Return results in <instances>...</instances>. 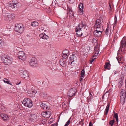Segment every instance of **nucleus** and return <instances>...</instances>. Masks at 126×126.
I'll return each mask as SVG.
<instances>
[{"mask_svg":"<svg viewBox=\"0 0 126 126\" xmlns=\"http://www.w3.org/2000/svg\"><path fill=\"white\" fill-rule=\"evenodd\" d=\"M10 4L9 5V6L10 9H14L15 8H19L21 6V4L18 2L17 0H12Z\"/></svg>","mask_w":126,"mask_h":126,"instance_id":"1","label":"nucleus"},{"mask_svg":"<svg viewBox=\"0 0 126 126\" xmlns=\"http://www.w3.org/2000/svg\"><path fill=\"white\" fill-rule=\"evenodd\" d=\"M14 29L15 31L21 34L23 32L24 29L23 26L22 24L17 23L15 25Z\"/></svg>","mask_w":126,"mask_h":126,"instance_id":"2","label":"nucleus"},{"mask_svg":"<svg viewBox=\"0 0 126 126\" xmlns=\"http://www.w3.org/2000/svg\"><path fill=\"white\" fill-rule=\"evenodd\" d=\"M22 103L24 105L28 108H31L32 106V101L30 99L26 98L22 101Z\"/></svg>","mask_w":126,"mask_h":126,"instance_id":"3","label":"nucleus"},{"mask_svg":"<svg viewBox=\"0 0 126 126\" xmlns=\"http://www.w3.org/2000/svg\"><path fill=\"white\" fill-rule=\"evenodd\" d=\"M86 26V22L84 21H82L81 23H80L77 26L75 29L76 32H79L80 31H81V29L82 28L85 29V27Z\"/></svg>","mask_w":126,"mask_h":126,"instance_id":"4","label":"nucleus"},{"mask_svg":"<svg viewBox=\"0 0 126 126\" xmlns=\"http://www.w3.org/2000/svg\"><path fill=\"white\" fill-rule=\"evenodd\" d=\"M126 97V91L125 90L122 89L120 94V102L122 104H124L125 103Z\"/></svg>","mask_w":126,"mask_h":126,"instance_id":"5","label":"nucleus"},{"mask_svg":"<svg viewBox=\"0 0 126 126\" xmlns=\"http://www.w3.org/2000/svg\"><path fill=\"white\" fill-rule=\"evenodd\" d=\"M18 57L20 61H24L26 59V56L24 52L22 51H20L18 52Z\"/></svg>","mask_w":126,"mask_h":126,"instance_id":"6","label":"nucleus"},{"mask_svg":"<svg viewBox=\"0 0 126 126\" xmlns=\"http://www.w3.org/2000/svg\"><path fill=\"white\" fill-rule=\"evenodd\" d=\"M1 59L4 63H6L7 65H9L12 63L11 59L8 56L4 55V57H2Z\"/></svg>","mask_w":126,"mask_h":126,"instance_id":"7","label":"nucleus"},{"mask_svg":"<svg viewBox=\"0 0 126 126\" xmlns=\"http://www.w3.org/2000/svg\"><path fill=\"white\" fill-rule=\"evenodd\" d=\"M29 64L32 67H35L37 65V60L34 58H32L29 61Z\"/></svg>","mask_w":126,"mask_h":126,"instance_id":"8","label":"nucleus"},{"mask_svg":"<svg viewBox=\"0 0 126 126\" xmlns=\"http://www.w3.org/2000/svg\"><path fill=\"white\" fill-rule=\"evenodd\" d=\"M67 16H69V17L71 18L74 16L73 11L71 8L69 7L67 5Z\"/></svg>","mask_w":126,"mask_h":126,"instance_id":"9","label":"nucleus"},{"mask_svg":"<svg viewBox=\"0 0 126 126\" xmlns=\"http://www.w3.org/2000/svg\"><path fill=\"white\" fill-rule=\"evenodd\" d=\"M76 90L75 89L71 88L67 93V95L70 97H73L75 95Z\"/></svg>","mask_w":126,"mask_h":126,"instance_id":"10","label":"nucleus"},{"mask_svg":"<svg viewBox=\"0 0 126 126\" xmlns=\"http://www.w3.org/2000/svg\"><path fill=\"white\" fill-rule=\"evenodd\" d=\"M94 27L96 28V30H97V31L98 32H99L100 34H102V32L103 31V26L98 25H95Z\"/></svg>","mask_w":126,"mask_h":126,"instance_id":"11","label":"nucleus"},{"mask_svg":"<svg viewBox=\"0 0 126 126\" xmlns=\"http://www.w3.org/2000/svg\"><path fill=\"white\" fill-rule=\"evenodd\" d=\"M66 62V61L65 60L61 59L59 63L61 66L63 67H65L67 64Z\"/></svg>","mask_w":126,"mask_h":126,"instance_id":"12","label":"nucleus"},{"mask_svg":"<svg viewBox=\"0 0 126 126\" xmlns=\"http://www.w3.org/2000/svg\"><path fill=\"white\" fill-rule=\"evenodd\" d=\"M21 76L24 78L29 77L28 73L27 71L25 70L21 72Z\"/></svg>","mask_w":126,"mask_h":126,"instance_id":"13","label":"nucleus"},{"mask_svg":"<svg viewBox=\"0 0 126 126\" xmlns=\"http://www.w3.org/2000/svg\"><path fill=\"white\" fill-rule=\"evenodd\" d=\"M94 100L93 99V97L92 96H89L87 98V101L90 104H91L93 103L94 101Z\"/></svg>","mask_w":126,"mask_h":126,"instance_id":"14","label":"nucleus"},{"mask_svg":"<svg viewBox=\"0 0 126 126\" xmlns=\"http://www.w3.org/2000/svg\"><path fill=\"white\" fill-rule=\"evenodd\" d=\"M40 37L41 38L44 39H47L49 38V37L46 35L44 33H42L40 34L39 35Z\"/></svg>","mask_w":126,"mask_h":126,"instance_id":"15","label":"nucleus"},{"mask_svg":"<svg viewBox=\"0 0 126 126\" xmlns=\"http://www.w3.org/2000/svg\"><path fill=\"white\" fill-rule=\"evenodd\" d=\"M79 10H78L79 12L82 13L83 12V5L82 3H80L79 5Z\"/></svg>","mask_w":126,"mask_h":126,"instance_id":"16","label":"nucleus"},{"mask_svg":"<svg viewBox=\"0 0 126 126\" xmlns=\"http://www.w3.org/2000/svg\"><path fill=\"white\" fill-rule=\"evenodd\" d=\"M0 116L2 119L4 120H7L8 119L9 117L6 114H2Z\"/></svg>","mask_w":126,"mask_h":126,"instance_id":"17","label":"nucleus"},{"mask_svg":"<svg viewBox=\"0 0 126 126\" xmlns=\"http://www.w3.org/2000/svg\"><path fill=\"white\" fill-rule=\"evenodd\" d=\"M126 45V39L122 40L121 42L120 47L123 48L125 47Z\"/></svg>","mask_w":126,"mask_h":126,"instance_id":"18","label":"nucleus"},{"mask_svg":"<svg viewBox=\"0 0 126 126\" xmlns=\"http://www.w3.org/2000/svg\"><path fill=\"white\" fill-rule=\"evenodd\" d=\"M119 82L118 83V87L120 88L123 85V80L121 78H120L119 80Z\"/></svg>","mask_w":126,"mask_h":126,"instance_id":"19","label":"nucleus"},{"mask_svg":"<svg viewBox=\"0 0 126 126\" xmlns=\"http://www.w3.org/2000/svg\"><path fill=\"white\" fill-rule=\"evenodd\" d=\"M110 63L109 62H106L105 63V65H104V68L106 69H107L108 70H110L111 69L110 67Z\"/></svg>","mask_w":126,"mask_h":126,"instance_id":"20","label":"nucleus"},{"mask_svg":"<svg viewBox=\"0 0 126 126\" xmlns=\"http://www.w3.org/2000/svg\"><path fill=\"white\" fill-rule=\"evenodd\" d=\"M40 106L41 108H43V109L45 110L46 109H47L48 108V106L46 105L45 102L44 103H41L40 105Z\"/></svg>","mask_w":126,"mask_h":126,"instance_id":"21","label":"nucleus"},{"mask_svg":"<svg viewBox=\"0 0 126 126\" xmlns=\"http://www.w3.org/2000/svg\"><path fill=\"white\" fill-rule=\"evenodd\" d=\"M38 23L36 21L32 22L31 23V25L33 27H36L39 25Z\"/></svg>","mask_w":126,"mask_h":126,"instance_id":"22","label":"nucleus"},{"mask_svg":"<svg viewBox=\"0 0 126 126\" xmlns=\"http://www.w3.org/2000/svg\"><path fill=\"white\" fill-rule=\"evenodd\" d=\"M30 118L32 120H34L37 118L36 115L35 114H31L30 116Z\"/></svg>","mask_w":126,"mask_h":126,"instance_id":"23","label":"nucleus"},{"mask_svg":"<svg viewBox=\"0 0 126 126\" xmlns=\"http://www.w3.org/2000/svg\"><path fill=\"white\" fill-rule=\"evenodd\" d=\"M70 60L69 61V63L70 64H71L74 61V56L72 55H71L70 57H69Z\"/></svg>","mask_w":126,"mask_h":126,"instance_id":"24","label":"nucleus"},{"mask_svg":"<svg viewBox=\"0 0 126 126\" xmlns=\"http://www.w3.org/2000/svg\"><path fill=\"white\" fill-rule=\"evenodd\" d=\"M97 31V30H96L94 32V34L96 36H100L101 34H100L99 32H98Z\"/></svg>","mask_w":126,"mask_h":126,"instance_id":"25","label":"nucleus"},{"mask_svg":"<svg viewBox=\"0 0 126 126\" xmlns=\"http://www.w3.org/2000/svg\"><path fill=\"white\" fill-rule=\"evenodd\" d=\"M51 112L49 111H47L46 115L45 116V118H48L50 116L51 114Z\"/></svg>","mask_w":126,"mask_h":126,"instance_id":"26","label":"nucleus"},{"mask_svg":"<svg viewBox=\"0 0 126 126\" xmlns=\"http://www.w3.org/2000/svg\"><path fill=\"white\" fill-rule=\"evenodd\" d=\"M110 105L109 104H108L107 105L106 108V109L105 110V114L106 115H107L108 114V111H109V109L110 107Z\"/></svg>","mask_w":126,"mask_h":126,"instance_id":"27","label":"nucleus"},{"mask_svg":"<svg viewBox=\"0 0 126 126\" xmlns=\"http://www.w3.org/2000/svg\"><path fill=\"white\" fill-rule=\"evenodd\" d=\"M101 23V21L99 19H97L96 21V22L95 23V25H100Z\"/></svg>","mask_w":126,"mask_h":126,"instance_id":"28","label":"nucleus"},{"mask_svg":"<svg viewBox=\"0 0 126 126\" xmlns=\"http://www.w3.org/2000/svg\"><path fill=\"white\" fill-rule=\"evenodd\" d=\"M113 117L115 118L117 122H118V114L117 113H114Z\"/></svg>","mask_w":126,"mask_h":126,"instance_id":"29","label":"nucleus"},{"mask_svg":"<svg viewBox=\"0 0 126 126\" xmlns=\"http://www.w3.org/2000/svg\"><path fill=\"white\" fill-rule=\"evenodd\" d=\"M47 94L45 92H41L40 93V96L43 97H45L46 96Z\"/></svg>","mask_w":126,"mask_h":126,"instance_id":"30","label":"nucleus"},{"mask_svg":"<svg viewBox=\"0 0 126 126\" xmlns=\"http://www.w3.org/2000/svg\"><path fill=\"white\" fill-rule=\"evenodd\" d=\"M109 27L108 26H107V29H106L105 32V34L107 35H108V34L109 32Z\"/></svg>","mask_w":126,"mask_h":126,"instance_id":"31","label":"nucleus"},{"mask_svg":"<svg viewBox=\"0 0 126 126\" xmlns=\"http://www.w3.org/2000/svg\"><path fill=\"white\" fill-rule=\"evenodd\" d=\"M85 76V71L84 69H83L81 72V77L84 78Z\"/></svg>","mask_w":126,"mask_h":126,"instance_id":"32","label":"nucleus"},{"mask_svg":"<svg viewBox=\"0 0 126 126\" xmlns=\"http://www.w3.org/2000/svg\"><path fill=\"white\" fill-rule=\"evenodd\" d=\"M4 82L5 83H7L8 84H9V83L10 82V81L6 78H4L3 80Z\"/></svg>","mask_w":126,"mask_h":126,"instance_id":"33","label":"nucleus"},{"mask_svg":"<svg viewBox=\"0 0 126 126\" xmlns=\"http://www.w3.org/2000/svg\"><path fill=\"white\" fill-rule=\"evenodd\" d=\"M68 53V51L67 50H64L63 51V54L65 55L68 56L67 54Z\"/></svg>","mask_w":126,"mask_h":126,"instance_id":"34","label":"nucleus"},{"mask_svg":"<svg viewBox=\"0 0 126 126\" xmlns=\"http://www.w3.org/2000/svg\"><path fill=\"white\" fill-rule=\"evenodd\" d=\"M7 16V17L6 19L8 20H9L10 21L11 19H12L13 18L12 16V15H11L10 14H9Z\"/></svg>","mask_w":126,"mask_h":126,"instance_id":"35","label":"nucleus"},{"mask_svg":"<svg viewBox=\"0 0 126 126\" xmlns=\"http://www.w3.org/2000/svg\"><path fill=\"white\" fill-rule=\"evenodd\" d=\"M114 121L115 120L114 119L111 120L109 122V124L111 126H112L114 122Z\"/></svg>","mask_w":126,"mask_h":126,"instance_id":"36","label":"nucleus"},{"mask_svg":"<svg viewBox=\"0 0 126 126\" xmlns=\"http://www.w3.org/2000/svg\"><path fill=\"white\" fill-rule=\"evenodd\" d=\"M81 31H80L79 32H77L78 33H76V34L77 35V36L79 37H80L82 35V33L81 32Z\"/></svg>","mask_w":126,"mask_h":126,"instance_id":"37","label":"nucleus"},{"mask_svg":"<svg viewBox=\"0 0 126 126\" xmlns=\"http://www.w3.org/2000/svg\"><path fill=\"white\" fill-rule=\"evenodd\" d=\"M47 113V111H45V112H42V116H43L44 118H45V116L46 115Z\"/></svg>","mask_w":126,"mask_h":126,"instance_id":"38","label":"nucleus"},{"mask_svg":"<svg viewBox=\"0 0 126 126\" xmlns=\"http://www.w3.org/2000/svg\"><path fill=\"white\" fill-rule=\"evenodd\" d=\"M70 120H69L68 121L66 122V124L65 125V126H68L70 124Z\"/></svg>","mask_w":126,"mask_h":126,"instance_id":"39","label":"nucleus"},{"mask_svg":"<svg viewBox=\"0 0 126 126\" xmlns=\"http://www.w3.org/2000/svg\"><path fill=\"white\" fill-rule=\"evenodd\" d=\"M83 121L82 119H81V121H79V124L82 126L83 125Z\"/></svg>","mask_w":126,"mask_h":126,"instance_id":"40","label":"nucleus"},{"mask_svg":"<svg viewBox=\"0 0 126 126\" xmlns=\"http://www.w3.org/2000/svg\"><path fill=\"white\" fill-rule=\"evenodd\" d=\"M63 57L64 59H67L68 57V56H65L63 54Z\"/></svg>","mask_w":126,"mask_h":126,"instance_id":"41","label":"nucleus"},{"mask_svg":"<svg viewBox=\"0 0 126 126\" xmlns=\"http://www.w3.org/2000/svg\"><path fill=\"white\" fill-rule=\"evenodd\" d=\"M72 55L74 56V60H76V56H75V53L74 52H73L72 53Z\"/></svg>","mask_w":126,"mask_h":126,"instance_id":"42","label":"nucleus"},{"mask_svg":"<svg viewBox=\"0 0 126 126\" xmlns=\"http://www.w3.org/2000/svg\"><path fill=\"white\" fill-rule=\"evenodd\" d=\"M75 1V0H69V2L71 3H73Z\"/></svg>","mask_w":126,"mask_h":126,"instance_id":"43","label":"nucleus"},{"mask_svg":"<svg viewBox=\"0 0 126 126\" xmlns=\"http://www.w3.org/2000/svg\"><path fill=\"white\" fill-rule=\"evenodd\" d=\"M32 92V94H33L34 95H35V94L37 93V91L36 90H33Z\"/></svg>","mask_w":126,"mask_h":126,"instance_id":"44","label":"nucleus"},{"mask_svg":"<svg viewBox=\"0 0 126 126\" xmlns=\"http://www.w3.org/2000/svg\"><path fill=\"white\" fill-rule=\"evenodd\" d=\"M9 14H8L7 13H6L5 14H4V15L6 17V18H7V16L8 15H9Z\"/></svg>","mask_w":126,"mask_h":126,"instance_id":"45","label":"nucleus"},{"mask_svg":"<svg viewBox=\"0 0 126 126\" xmlns=\"http://www.w3.org/2000/svg\"><path fill=\"white\" fill-rule=\"evenodd\" d=\"M95 59V58H94V59H92L90 61V63L91 64H92V63L94 61V60Z\"/></svg>","mask_w":126,"mask_h":126,"instance_id":"46","label":"nucleus"},{"mask_svg":"<svg viewBox=\"0 0 126 126\" xmlns=\"http://www.w3.org/2000/svg\"><path fill=\"white\" fill-rule=\"evenodd\" d=\"M94 52L95 54H97L96 55H97L98 54V53H99V51L97 50L95 52L94 51Z\"/></svg>","mask_w":126,"mask_h":126,"instance_id":"47","label":"nucleus"},{"mask_svg":"<svg viewBox=\"0 0 126 126\" xmlns=\"http://www.w3.org/2000/svg\"><path fill=\"white\" fill-rule=\"evenodd\" d=\"M3 42V40L0 38V44L2 43Z\"/></svg>","mask_w":126,"mask_h":126,"instance_id":"48","label":"nucleus"},{"mask_svg":"<svg viewBox=\"0 0 126 126\" xmlns=\"http://www.w3.org/2000/svg\"><path fill=\"white\" fill-rule=\"evenodd\" d=\"M57 126V124L56 123H55L54 124H52L51 126Z\"/></svg>","mask_w":126,"mask_h":126,"instance_id":"49","label":"nucleus"},{"mask_svg":"<svg viewBox=\"0 0 126 126\" xmlns=\"http://www.w3.org/2000/svg\"><path fill=\"white\" fill-rule=\"evenodd\" d=\"M93 124L91 122H90L89 123V126H92Z\"/></svg>","mask_w":126,"mask_h":126,"instance_id":"50","label":"nucleus"},{"mask_svg":"<svg viewBox=\"0 0 126 126\" xmlns=\"http://www.w3.org/2000/svg\"><path fill=\"white\" fill-rule=\"evenodd\" d=\"M97 50V48L96 46H95L94 47V50L96 51Z\"/></svg>","mask_w":126,"mask_h":126,"instance_id":"51","label":"nucleus"},{"mask_svg":"<svg viewBox=\"0 0 126 126\" xmlns=\"http://www.w3.org/2000/svg\"><path fill=\"white\" fill-rule=\"evenodd\" d=\"M83 77H80V81H81L83 79Z\"/></svg>","mask_w":126,"mask_h":126,"instance_id":"52","label":"nucleus"},{"mask_svg":"<svg viewBox=\"0 0 126 126\" xmlns=\"http://www.w3.org/2000/svg\"><path fill=\"white\" fill-rule=\"evenodd\" d=\"M116 73V71H114L113 72L114 75H115Z\"/></svg>","mask_w":126,"mask_h":126,"instance_id":"53","label":"nucleus"},{"mask_svg":"<svg viewBox=\"0 0 126 126\" xmlns=\"http://www.w3.org/2000/svg\"><path fill=\"white\" fill-rule=\"evenodd\" d=\"M92 96V97H93V95H92V94H91V93L90 94V95H89V96Z\"/></svg>","mask_w":126,"mask_h":126,"instance_id":"54","label":"nucleus"},{"mask_svg":"<svg viewBox=\"0 0 126 126\" xmlns=\"http://www.w3.org/2000/svg\"><path fill=\"white\" fill-rule=\"evenodd\" d=\"M21 82L20 81L17 84H16L17 85H18L20 84V83Z\"/></svg>","mask_w":126,"mask_h":126,"instance_id":"55","label":"nucleus"},{"mask_svg":"<svg viewBox=\"0 0 126 126\" xmlns=\"http://www.w3.org/2000/svg\"><path fill=\"white\" fill-rule=\"evenodd\" d=\"M62 105L63 106H64V105H65V106H66V105H65L64 103H63L62 104Z\"/></svg>","mask_w":126,"mask_h":126,"instance_id":"56","label":"nucleus"},{"mask_svg":"<svg viewBox=\"0 0 126 126\" xmlns=\"http://www.w3.org/2000/svg\"><path fill=\"white\" fill-rule=\"evenodd\" d=\"M53 1L54 2V3H55V2L56 1V0H53Z\"/></svg>","mask_w":126,"mask_h":126,"instance_id":"57","label":"nucleus"},{"mask_svg":"<svg viewBox=\"0 0 126 126\" xmlns=\"http://www.w3.org/2000/svg\"><path fill=\"white\" fill-rule=\"evenodd\" d=\"M124 69H126V65L125 66V67H124Z\"/></svg>","mask_w":126,"mask_h":126,"instance_id":"58","label":"nucleus"},{"mask_svg":"<svg viewBox=\"0 0 126 126\" xmlns=\"http://www.w3.org/2000/svg\"><path fill=\"white\" fill-rule=\"evenodd\" d=\"M9 84L12 85V86H13V85L11 83H10V82L9 83V84Z\"/></svg>","mask_w":126,"mask_h":126,"instance_id":"59","label":"nucleus"},{"mask_svg":"<svg viewBox=\"0 0 126 126\" xmlns=\"http://www.w3.org/2000/svg\"><path fill=\"white\" fill-rule=\"evenodd\" d=\"M125 84H126V80H125Z\"/></svg>","mask_w":126,"mask_h":126,"instance_id":"60","label":"nucleus"},{"mask_svg":"<svg viewBox=\"0 0 126 126\" xmlns=\"http://www.w3.org/2000/svg\"><path fill=\"white\" fill-rule=\"evenodd\" d=\"M49 108V107H48V108H47V109H48Z\"/></svg>","mask_w":126,"mask_h":126,"instance_id":"61","label":"nucleus"},{"mask_svg":"<svg viewBox=\"0 0 126 126\" xmlns=\"http://www.w3.org/2000/svg\"><path fill=\"white\" fill-rule=\"evenodd\" d=\"M116 58H117V60L119 62V61L118 60V58L117 57H116Z\"/></svg>","mask_w":126,"mask_h":126,"instance_id":"62","label":"nucleus"},{"mask_svg":"<svg viewBox=\"0 0 126 126\" xmlns=\"http://www.w3.org/2000/svg\"><path fill=\"white\" fill-rule=\"evenodd\" d=\"M116 20H115V21L116 22L117 20V18H116Z\"/></svg>","mask_w":126,"mask_h":126,"instance_id":"63","label":"nucleus"},{"mask_svg":"<svg viewBox=\"0 0 126 126\" xmlns=\"http://www.w3.org/2000/svg\"><path fill=\"white\" fill-rule=\"evenodd\" d=\"M52 4H53V2H52Z\"/></svg>","mask_w":126,"mask_h":126,"instance_id":"64","label":"nucleus"}]
</instances>
